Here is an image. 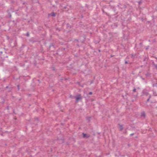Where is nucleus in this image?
I'll return each mask as SVG.
<instances>
[{"label":"nucleus","instance_id":"f704fd0d","mask_svg":"<svg viewBox=\"0 0 157 157\" xmlns=\"http://www.w3.org/2000/svg\"><path fill=\"white\" fill-rule=\"evenodd\" d=\"M4 102H5V101L4 100H3V101H2V103H4Z\"/></svg>","mask_w":157,"mask_h":157},{"label":"nucleus","instance_id":"37998d69","mask_svg":"<svg viewBox=\"0 0 157 157\" xmlns=\"http://www.w3.org/2000/svg\"><path fill=\"white\" fill-rule=\"evenodd\" d=\"M62 80H63V79H62V78L60 79V80L61 81H62Z\"/></svg>","mask_w":157,"mask_h":157},{"label":"nucleus","instance_id":"c03bdc74","mask_svg":"<svg viewBox=\"0 0 157 157\" xmlns=\"http://www.w3.org/2000/svg\"><path fill=\"white\" fill-rule=\"evenodd\" d=\"M95 77H94V80L95 79Z\"/></svg>","mask_w":157,"mask_h":157},{"label":"nucleus","instance_id":"393cba45","mask_svg":"<svg viewBox=\"0 0 157 157\" xmlns=\"http://www.w3.org/2000/svg\"><path fill=\"white\" fill-rule=\"evenodd\" d=\"M146 59H147V57H146V56L143 59V61H146Z\"/></svg>","mask_w":157,"mask_h":157},{"label":"nucleus","instance_id":"1a4fd4ad","mask_svg":"<svg viewBox=\"0 0 157 157\" xmlns=\"http://www.w3.org/2000/svg\"><path fill=\"white\" fill-rule=\"evenodd\" d=\"M49 15L53 17H55L56 16V13L54 12H52L49 14Z\"/></svg>","mask_w":157,"mask_h":157},{"label":"nucleus","instance_id":"39448f33","mask_svg":"<svg viewBox=\"0 0 157 157\" xmlns=\"http://www.w3.org/2000/svg\"><path fill=\"white\" fill-rule=\"evenodd\" d=\"M128 95H129L127 93H125V94H122V97L124 99H127Z\"/></svg>","mask_w":157,"mask_h":157},{"label":"nucleus","instance_id":"dca6fc26","mask_svg":"<svg viewBox=\"0 0 157 157\" xmlns=\"http://www.w3.org/2000/svg\"><path fill=\"white\" fill-rule=\"evenodd\" d=\"M152 65H153L155 67L156 69L157 70V64H156L154 62L152 63Z\"/></svg>","mask_w":157,"mask_h":157},{"label":"nucleus","instance_id":"cd10ccee","mask_svg":"<svg viewBox=\"0 0 157 157\" xmlns=\"http://www.w3.org/2000/svg\"><path fill=\"white\" fill-rule=\"evenodd\" d=\"M125 64H128V62L127 61H125Z\"/></svg>","mask_w":157,"mask_h":157},{"label":"nucleus","instance_id":"412c9836","mask_svg":"<svg viewBox=\"0 0 157 157\" xmlns=\"http://www.w3.org/2000/svg\"><path fill=\"white\" fill-rule=\"evenodd\" d=\"M92 94H93V93L92 92H90L89 93H88L87 94V96H88V95H92Z\"/></svg>","mask_w":157,"mask_h":157},{"label":"nucleus","instance_id":"9d476101","mask_svg":"<svg viewBox=\"0 0 157 157\" xmlns=\"http://www.w3.org/2000/svg\"><path fill=\"white\" fill-rule=\"evenodd\" d=\"M29 40L30 42H31L32 43H35V42L37 41V40H34V39H33V38H32V39H30Z\"/></svg>","mask_w":157,"mask_h":157},{"label":"nucleus","instance_id":"20e7f679","mask_svg":"<svg viewBox=\"0 0 157 157\" xmlns=\"http://www.w3.org/2000/svg\"><path fill=\"white\" fill-rule=\"evenodd\" d=\"M82 134L83 135L82 137L84 138H89L90 136L89 134L82 133Z\"/></svg>","mask_w":157,"mask_h":157},{"label":"nucleus","instance_id":"c85d7f7f","mask_svg":"<svg viewBox=\"0 0 157 157\" xmlns=\"http://www.w3.org/2000/svg\"><path fill=\"white\" fill-rule=\"evenodd\" d=\"M77 84H78V85H80V82H77Z\"/></svg>","mask_w":157,"mask_h":157},{"label":"nucleus","instance_id":"09e8293b","mask_svg":"<svg viewBox=\"0 0 157 157\" xmlns=\"http://www.w3.org/2000/svg\"><path fill=\"white\" fill-rule=\"evenodd\" d=\"M21 100V99H19V101H20V100Z\"/></svg>","mask_w":157,"mask_h":157},{"label":"nucleus","instance_id":"49530a36","mask_svg":"<svg viewBox=\"0 0 157 157\" xmlns=\"http://www.w3.org/2000/svg\"><path fill=\"white\" fill-rule=\"evenodd\" d=\"M8 107H9V106H7L6 108H8Z\"/></svg>","mask_w":157,"mask_h":157},{"label":"nucleus","instance_id":"c756f323","mask_svg":"<svg viewBox=\"0 0 157 157\" xmlns=\"http://www.w3.org/2000/svg\"><path fill=\"white\" fill-rule=\"evenodd\" d=\"M142 3V2L141 1H140L138 2V3L139 4H140V3Z\"/></svg>","mask_w":157,"mask_h":157},{"label":"nucleus","instance_id":"6ab92c4d","mask_svg":"<svg viewBox=\"0 0 157 157\" xmlns=\"http://www.w3.org/2000/svg\"><path fill=\"white\" fill-rule=\"evenodd\" d=\"M90 118H91V117H86V119L87 121H88L89 122L90 121Z\"/></svg>","mask_w":157,"mask_h":157},{"label":"nucleus","instance_id":"4be33fe9","mask_svg":"<svg viewBox=\"0 0 157 157\" xmlns=\"http://www.w3.org/2000/svg\"><path fill=\"white\" fill-rule=\"evenodd\" d=\"M94 80H91L90 82V84L93 83H94Z\"/></svg>","mask_w":157,"mask_h":157},{"label":"nucleus","instance_id":"e433bc0d","mask_svg":"<svg viewBox=\"0 0 157 157\" xmlns=\"http://www.w3.org/2000/svg\"><path fill=\"white\" fill-rule=\"evenodd\" d=\"M75 40H76L78 42H79L78 40V39H76Z\"/></svg>","mask_w":157,"mask_h":157},{"label":"nucleus","instance_id":"a18cd8bd","mask_svg":"<svg viewBox=\"0 0 157 157\" xmlns=\"http://www.w3.org/2000/svg\"><path fill=\"white\" fill-rule=\"evenodd\" d=\"M140 45H141L142 44V43H140Z\"/></svg>","mask_w":157,"mask_h":157},{"label":"nucleus","instance_id":"f3484780","mask_svg":"<svg viewBox=\"0 0 157 157\" xmlns=\"http://www.w3.org/2000/svg\"><path fill=\"white\" fill-rule=\"evenodd\" d=\"M151 74L149 73V72H147L146 74L145 75L147 76H150Z\"/></svg>","mask_w":157,"mask_h":157},{"label":"nucleus","instance_id":"f8f14e48","mask_svg":"<svg viewBox=\"0 0 157 157\" xmlns=\"http://www.w3.org/2000/svg\"><path fill=\"white\" fill-rule=\"evenodd\" d=\"M131 58L132 59H134L136 55V54H131Z\"/></svg>","mask_w":157,"mask_h":157},{"label":"nucleus","instance_id":"58836bf2","mask_svg":"<svg viewBox=\"0 0 157 157\" xmlns=\"http://www.w3.org/2000/svg\"><path fill=\"white\" fill-rule=\"evenodd\" d=\"M124 133L126 134H127V132L126 131L125 132H124Z\"/></svg>","mask_w":157,"mask_h":157},{"label":"nucleus","instance_id":"b1692460","mask_svg":"<svg viewBox=\"0 0 157 157\" xmlns=\"http://www.w3.org/2000/svg\"><path fill=\"white\" fill-rule=\"evenodd\" d=\"M136 89L135 88H134L133 89V92H136Z\"/></svg>","mask_w":157,"mask_h":157},{"label":"nucleus","instance_id":"c9c22d12","mask_svg":"<svg viewBox=\"0 0 157 157\" xmlns=\"http://www.w3.org/2000/svg\"><path fill=\"white\" fill-rule=\"evenodd\" d=\"M35 120H37V121H38V118H37V117H36V118H35Z\"/></svg>","mask_w":157,"mask_h":157},{"label":"nucleus","instance_id":"ea45409f","mask_svg":"<svg viewBox=\"0 0 157 157\" xmlns=\"http://www.w3.org/2000/svg\"><path fill=\"white\" fill-rule=\"evenodd\" d=\"M113 56H114V55L112 56V55H111V57H113Z\"/></svg>","mask_w":157,"mask_h":157},{"label":"nucleus","instance_id":"a211bd4d","mask_svg":"<svg viewBox=\"0 0 157 157\" xmlns=\"http://www.w3.org/2000/svg\"><path fill=\"white\" fill-rule=\"evenodd\" d=\"M153 94L155 96H157V94H156V93L153 90Z\"/></svg>","mask_w":157,"mask_h":157},{"label":"nucleus","instance_id":"72a5a7b5","mask_svg":"<svg viewBox=\"0 0 157 157\" xmlns=\"http://www.w3.org/2000/svg\"><path fill=\"white\" fill-rule=\"evenodd\" d=\"M70 97L71 98H72L73 96L72 95H71L70 96Z\"/></svg>","mask_w":157,"mask_h":157},{"label":"nucleus","instance_id":"473e14b6","mask_svg":"<svg viewBox=\"0 0 157 157\" xmlns=\"http://www.w3.org/2000/svg\"><path fill=\"white\" fill-rule=\"evenodd\" d=\"M80 86L82 87H83V85H80Z\"/></svg>","mask_w":157,"mask_h":157},{"label":"nucleus","instance_id":"2eb2a0df","mask_svg":"<svg viewBox=\"0 0 157 157\" xmlns=\"http://www.w3.org/2000/svg\"><path fill=\"white\" fill-rule=\"evenodd\" d=\"M67 28H71V26L69 23H67Z\"/></svg>","mask_w":157,"mask_h":157},{"label":"nucleus","instance_id":"6e6552de","mask_svg":"<svg viewBox=\"0 0 157 157\" xmlns=\"http://www.w3.org/2000/svg\"><path fill=\"white\" fill-rule=\"evenodd\" d=\"M118 125L119 126V129L120 131H122L123 129V125H121L120 124H118Z\"/></svg>","mask_w":157,"mask_h":157},{"label":"nucleus","instance_id":"9b49d317","mask_svg":"<svg viewBox=\"0 0 157 157\" xmlns=\"http://www.w3.org/2000/svg\"><path fill=\"white\" fill-rule=\"evenodd\" d=\"M145 113L144 112H143L141 113V114L140 115V116L142 117H144L145 118Z\"/></svg>","mask_w":157,"mask_h":157},{"label":"nucleus","instance_id":"4c0bfd02","mask_svg":"<svg viewBox=\"0 0 157 157\" xmlns=\"http://www.w3.org/2000/svg\"><path fill=\"white\" fill-rule=\"evenodd\" d=\"M81 17L82 18H83V16H82V15H81Z\"/></svg>","mask_w":157,"mask_h":157},{"label":"nucleus","instance_id":"0eeeda50","mask_svg":"<svg viewBox=\"0 0 157 157\" xmlns=\"http://www.w3.org/2000/svg\"><path fill=\"white\" fill-rule=\"evenodd\" d=\"M65 48H64L63 47H61L59 48V49L58 50V51H61L62 52H63L65 51Z\"/></svg>","mask_w":157,"mask_h":157},{"label":"nucleus","instance_id":"3c124183","mask_svg":"<svg viewBox=\"0 0 157 157\" xmlns=\"http://www.w3.org/2000/svg\"><path fill=\"white\" fill-rule=\"evenodd\" d=\"M38 81H39V82H40V81L39 80H38Z\"/></svg>","mask_w":157,"mask_h":157},{"label":"nucleus","instance_id":"f03ea898","mask_svg":"<svg viewBox=\"0 0 157 157\" xmlns=\"http://www.w3.org/2000/svg\"><path fill=\"white\" fill-rule=\"evenodd\" d=\"M120 5H118V7L121 9L122 10H123L124 11L125 10V9L127 8V6L125 5L120 4Z\"/></svg>","mask_w":157,"mask_h":157},{"label":"nucleus","instance_id":"603ef678","mask_svg":"<svg viewBox=\"0 0 157 157\" xmlns=\"http://www.w3.org/2000/svg\"><path fill=\"white\" fill-rule=\"evenodd\" d=\"M99 52H100V50H99Z\"/></svg>","mask_w":157,"mask_h":157},{"label":"nucleus","instance_id":"8fccbe9b","mask_svg":"<svg viewBox=\"0 0 157 157\" xmlns=\"http://www.w3.org/2000/svg\"><path fill=\"white\" fill-rule=\"evenodd\" d=\"M38 81H39V82H40V81L39 80H38Z\"/></svg>","mask_w":157,"mask_h":157},{"label":"nucleus","instance_id":"7c9ffc66","mask_svg":"<svg viewBox=\"0 0 157 157\" xmlns=\"http://www.w3.org/2000/svg\"><path fill=\"white\" fill-rule=\"evenodd\" d=\"M55 68L54 67H53L52 70L53 71H54V70H55Z\"/></svg>","mask_w":157,"mask_h":157},{"label":"nucleus","instance_id":"79ce46f5","mask_svg":"<svg viewBox=\"0 0 157 157\" xmlns=\"http://www.w3.org/2000/svg\"><path fill=\"white\" fill-rule=\"evenodd\" d=\"M9 87V86H7L6 87V88H8Z\"/></svg>","mask_w":157,"mask_h":157},{"label":"nucleus","instance_id":"a19ab883","mask_svg":"<svg viewBox=\"0 0 157 157\" xmlns=\"http://www.w3.org/2000/svg\"><path fill=\"white\" fill-rule=\"evenodd\" d=\"M13 112L14 113L16 114V113H15V112H14V109H13Z\"/></svg>","mask_w":157,"mask_h":157},{"label":"nucleus","instance_id":"bb28decb","mask_svg":"<svg viewBox=\"0 0 157 157\" xmlns=\"http://www.w3.org/2000/svg\"><path fill=\"white\" fill-rule=\"evenodd\" d=\"M149 46H148L147 48H146L145 49L146 50H147L148 49V47Z\"/></svg>","mask_w":157,"mask_h":157},{"label":"nucleus","instance_id":"ddd939ff","mask_svg":"<svg viewBox=\"0 0 157 157\" xmlns=\"http://www.w3.org/2000/svg\"><path fill=\"white\" fill-rule=\"evenodd\" d=\"M152 86L153 87H157V82L156 83H153Z\"/></svg>","mask_w":157,"mask_h":157},{"label":"nucleus","instance_id":"a878e982","mask_svg":"<svg viewBox=\"0 0 157 157\" xmlns=\"http://www.w3.org/2000/svg\"><path fill=\"white\" fill-rule=\"evenodd\" d=\"M76 45L78 47H80L81 46V45H79L78 44H76Z\"/></svg>","mask_w":157,"mask_h":157},{"label":"nucleus","instance_id":"de8ad7c7","mask_svg":"<svg viewBox=\"0 0 157 157\" xmlns=\"http://www.w3.org/2000/svg\"><path fill=\"white\" fill-rule=\"evenodd\" d=\"M25 4V2L23 3V4Z\"/></svg>","mask_w":157,"mask_h":157},{"label":"nucleus","instance_id":"f257e3e1","mask_svg":"<svg viewBox=\"0 0 157 157\" xmlns=\"http://www.w3.org/2000/svg\"><path fill=\"white\" fill-rule=\"evenodd\" d=\"M143 94L144 95L146 96H149L147 100V102H148L150 101L151 103L155 102V100H154L152 99V96L149 94V93L147 91H144Z\"/></svg>","mask_w":157,"mask_h":157},{"label":"nucleus","instance_id":"423d86ee","mask_svg":"<svg viewBox=\"0 0 157 157\" xmlns=\"http://www.w3.org/2000/svg\"><path fill=\"white\" fill-rule=\"evenodd\" d=\"M52 47L53 48H55V45L54 43H51L50 44L49 46V48L50 49Z\"/></svg>","mask_w":157,"mask_h":157},{"label":"nucleus","instance_id":"4468645a","mask_svg":"<svg viewBox=\"0 0 157 157\" xmlns=\"http://www.w3.org/2000/svg\"><path fill=\"white\" fill-rule=\"evenodd\" d=\"M7 12L8 13V15L9 17L11 18V14L9 12V11L8 10Z\"/></svg>","mask_w":157,"mask_h":157},{"label":"nucleus","instance_id":"7ed1b4c3","mask_svg":"<svg viewBox=\"0 0 157 157\" xmlns=\"http://www.w3.org/2000/svg\"><path fill=\"white\" fill-rule=\"evenodd\" d=\"M76 98V102H78L80 100H82V98L81 97V94H79L78 95L76 96L75 97Z\"/></svg>","mask_w":157,"mask_h":157},{"label":"nucleus","instance_id":"5701e85b","mask_svg":"<svg viewBox=\"0 0 157 157\" xmlns=\"http://www.w3.org/2000/svg\"><path fill=\"white\" fill-rule=\"evenodd\" d=\"M17 88L18 90V91H19V90H20V86H19V85H17Z\"/></svg>","mask_w":157,"mask_h":157},{"label":"nucleus","instance_id":"2f4dec72","mask_svg":"<svg viewBox=\"0 0 157 157\" xmlns=\"http://www.w3.org/2000/svg\"><path fill=\"white\" fill-rule=\"evenodd\" d=\"M133 135H134V133H132V134H131L130 135V136H132Z\"/></svg>","mask_w":157,"mask_h":157},{"label":"nucleus","instance_id":"aec40b11","mask_svg":"<svg viewBox=\"0 0 157 157\" xmlns=\"http://www.w3.org/2000/svg\"><path fill=\"white\" fill-rule=\"evenodd\" d=\"M25 35L28 37H29V32H27L26 33Z\"/></svg>","mask_w":157,"mask_h":157}]
</instances>
